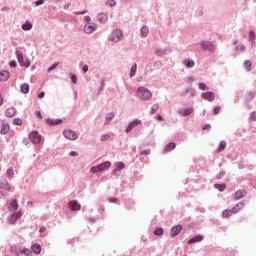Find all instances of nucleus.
Returning <instances> with one entry per match:
<instances>
[{
    "instance_id": "nucleus-27",
    "label": "nucleus",
    "mask_w": 256,
    "mask_h": 256,
    "mask_svg": "<svg viewBox=\"0 0 256 256\" xmlns=\"http://www.w3.org/2000/svg\"><path fill=\"white\" fill-rule=\"evenodd\" d=\"M16 110L15 108H8L6 110V117H15Z\"/></svg>"
},
{
    "instance_id": "nucleus-21",
    "label": "nucleus",
    "mask_w": 256,
    "mask_h": 256,
    "mask_svg": "<svg viewBox=\"0 0 256 256\" xmlns=\"http://www.w3.org/2000/svg\"><path fill=\"white\" fill-rule=\"evenodd\" d=\"M9 71H1L0 72V81L5 82L7 79H9Z\"/></svg>"
},
{
    "instance_id": "nucleus-34",
    "label": "nucleus",
    "mask_w": 256,
    "mask_h": 256,
    "mask_svg": "<svg viewBox=\"0 0 256 256\" xmlns=\"http://www.w3.org/2000/svg\"><path fill=\"white\" fill-rule=\"evenodd\" d=\"M19 217H21V213H19V212L12 215L11 218H10V222L15 223V221H17V219H19Z\"/></svg>"
},
{
    "instance_id": "nucleus-39",
    "label": "nucleus",
    "mask_w": 256,
    "mask_h": 256,
    "mask_svg": "<svg viewBox=\"0 0 256 256\" xmlns=\"http://www.w3.org/2000/svg\"><path fill=\"white\" fill-rule=\"evenodd\" d=\"M106 5H108V7H115V5H117V3L115 2V0H108L106 2Z\"/></svg>"
},
{
    "instance_id": "nucleus-49",
    "label": "nucleus",
    "mask_w": 256,
    "mask_h": 256,
    "mask_svg": "<svg viewBox=\"0 0 256 256\" xmlns=\"http://www.w3.org/2000/svg\"><path fill=\"white\" fill-rule=\"evenodd\" d=\"M251 120H252V121H256V112H253V113L251 114Z\"/></svg>"
},
{
    "instance_id": "nucleus-14",
    "label": "nucleus",
    "mask_w": 256,
    "mask_h": 256,
    "mask_svg": "<svg viewBox=\"0 0 256 256\" xmlns=\"http://www.w3.org/2000/svg\"><path fill=\"white\" fill-rule=\"evenodd\" d=\"M9 211H17L19 209V204L17 200H12L8 206Z\"/></svg>"
},
{
    "instance_id": "nucleus-48",
    "label": "nucleus",
    "mask_w": 256,
    "mask_h": 256,
    "mask_svg": "<svg viewBox=\"0 0 256 256\" xmlns=\"http://www.w3.org/2000/svg\"><path fill=\"white\" fill-rule=\"evenodd\" d=\"M84 20H85L87 23H91V17H90V16H85V17H84Z\"/></svg>"
},
{
    "instance_id": "nucleus-8",
    "label": "nucleus",
    "mask_w": 256,
    "mask_h": 256,
    "mask_svg": "<svg viewBox=\"0 0 256 256\" xmlns=\"http://www.w3.org/2000/svg\"><path fill=\"white\" fill-rule=\"evenodd\" d=\"M68 207L71 211H81V204L77 200L70 201Z\"/></svg>"
},
{
    "instance_id": "nucleus-44",
    "label": "nucleus",
    "mask_w": 256,
    "mask_h": 256,
    "mask_svg": "<svg viewBox=\"0 0 256 256\" xmlns=\"http://www.w3.org/2000/svg\"><path fill=\"white\" fill-rule=\"evenodd\" d=\"M251 41H255V32L251 31L249 34Z\"/></svg>"
},
{
    "instance_id": "nucleus-29",
    "label": "nucleus",
    "mask_w": 256,
    "mask_h": 256,
    "mask_svg": "<svg viewBox=\"0 0 256 256\" xmlns=\"http://www.w3.org/2000/svg\"><path fill=\"white\" fill-rule=\"evenodd\" d=\"M214 187H215V189H218V191H220V192H223V191H225V189H227L226 184H215Z\"/></svg>"
},
{
    "instance_id": "nucleus-52",
    "label": "nucleus",
    "mask_w": 256,
    "mask_h": 256,
    "mask_svg": "<svg viewBox=\"0 0 256 256\" xmlns=\"http://www.w3.org/2000/svg\"><path fill=\"white\" fill-rule=\"evenodd\" d=\"M43 97H45V92H41V93L38 95V98H39V99H43Z\"/></svg>"
},
{
    "instance_id": "nucleus-36",
    "label": "nucleus",
    "mask_w": 256,
    "mask_h": 256,
    "mask_svg": "<svg viewBox=\"0 0 256 256\" xmlns=\"http://www.w3.org/2000/svg\"><path fill=\"white\" fill-rule=\"evenodd\" d=\"M164 233V230L163 228H157L155 231H154V235L158 236V237H161V235H163Z\"/></svg>"
},
{
    "instance_id": "nucleus-28",
    "label": "nucleus",
    "mask_w": 256,
    "mask_h": 256,
    "mask_svg": "<svg viewBox=\"0 0 256 256\" xmlns=\"http://www.w3.org/2000/svg\"><path fill=\"white\" fill-rule=\"evenodd\" d=\"M225 147H227V142L221 141L217 149V153H221V151H225Z\"/></svg>"
},
{
    "instance_id": "nucleus-19",
    "label": "nucleus",
    "mask_w": 256,
    "mask_h": 256,
    "mask_svg": "<svg viewBox=\"0 0 256 256\" xmlns=\"http://www.w3.org/2000/svg\"><path fill=\"white\" fill-rule=\"evenodd\" d=\"M113 119H115V113H113V112L108 113L106 115V119H105L104 125H109V123H111V121H113Z\"/></svg>"
},
{
    "instance_id": "nucleus-42",
    "label": "nucleus",
    "mask_w": 256,
    "mask_h": 256,
    "mask_svg": "<svg viewBox=\"0 0 256 256\" xmlns=\"http://www.w3.org/2000/svg\"><path fill=\"white\" fill-rule=\"evenodd\" d=\"M220 112H221V106H216L214 108V115H219Z\"/></svg>"
},
{
    "instance_id": "nucleus-9",
    "label": "nucleus",
    "mask_w": 256,
    "mask_h": 256,
    "mask_svg": "<svg viewBox=\"0 0 256 256\" xmlns=\"http://www.w3.org/2000/svg\"><path fill=\"white\" fill-rule=\"evenodd\" d=\"M137 125H141V120L136 119L128 124V127L126 128V133H131Z\"/></svg>"
},
{
    "instance_id": "nucleus-45",
    "label": "nucleus",
    "mask_w": 256,
    "mask_h": 256,
    "mask_svg": "<svg viewBox=\"0 0 256 256\" xmlns=\"http://www.w3.org/2000/svg\"><path fill=\"white\" fill-rule=\"evenodd\" d=\"M71 80H72V83H74V85H77V76L76 75H72Z\"/></svg>"
},
{
    "instance_id": "nucleus-5",
    "label": "nucleus",
    "mask_w": 256,
    "mask_h": 256,
    "mask_svg": "<svg viewBox=\"0 0 256 256\" xmlns=\"http://www.w3.org/2000/svg\"><path fill=\"white\" fill-rule=\"evenodd\" d=\"M63 135L66 139H69L70 141H75L79 138V135L75 133V131L68 129L63 132Z\"/></svg>"
},
{
    "instance_id": "nucleus-4",
    "label": "nucleus",
    "mask_w": 256,
    "mask_h": 256,
    "mask_svg": "<svg viewBox=\"0 0 256 256\" xmlns=\"http://www.w3.org/2000/svg\"><path fill=\"white\" fill-rule=\"evenodd\" d=\"M29 139L34 145H39L41 143V134L38 131H33L29 134Z\"/></svg>"
},
{
    "instance_id": "nucleus-26",
    "label": "nucleus",
    "mask_w": 256,
    "mask_h": 256,
    "mask_svg": "<svg viewBox=\"0 0 256 256\" xmlns=\"http://www.w3.org/2000/svg\"><path fill=\"white\" fill-rule=\"evenodd\" d=\"M22 29L23 31H31V29H33V24L26 22L22 25Z\"/></svg>"
},
{
    "instance_id": "nucleus-22",
    "label": "nucleus",
    "mask_w": 256,
    "mask_h": 256,
    "mask_svg": "<svg viewBox=\"0 0 256 256\" xmlns=\"http://www.w3.org/2000/svg\"><path fill=\"white\" fill-rule=\"evenodd\" d=\"M175 147H177V145L175 144V142H170L164 149L165 153H169L171 151H173V149H175Z\"/></svg>"
},
{
    "instance_id": "nucleus-11",
    "label": "nucleus",
    "mask_w": 256,
    "mask_h": 256,
    "mask_svg": "<svg viewBox=\"0 0 256 256\" xmlns=\"http://www.w3.org/2000/svg\"><path fill=\"white\" fill-rule=\"evenodd\" d=\"M181 231H183V226L181 225L174 226L171 229L170 235L171 237H177V235H179Z\"/></svg>"
},
{
    "instance_id": "nucleus-15",
    "label": "nucleus",
    "mask_w": 256,
    "mask_h": 256,
    "mask_svg": "<svg viewBox=\"0 0 256 256\" xmlns=\"http://www.w3.org/2000/svg\"><path fill=\"white\" fill-rule=\"evenodd\" d=\"M180 115H182V117H187L189 115H191V113H193V108H184L182 110L179 111Z\"/></svg>"
},
{
    "instance_id": "nucleus-25",
    "label": "nucleus",
    "mask_w": 256,
    "mask_h": 256,
    "mask_svg": "<svg viewBox=\"0 0 256 256\" xmlns=\"http://www.w3.org/2000/svg\"><path fill=\"white\" fill-rule=\"evenodd\" d=\"M107 19H108V16L106 13H100L98 15V21H100V23H106Z\"/></svg>"
},
{
    "instance_id": "nucleus-6",
    "label": "nucleus",
    "mask_w": 256,
    "mask_h": 256,
    "mask_svg": "<svg viewBox=\"0 0 256 256\" xmlns=\"http://www.w3.org/2000/svg\"><path fill=\"white\" fill-rule=\"evenodd\" d=\"M16 256H33V252L29 248L20 247L16 251Z\"/></svg>"
},
{
    "instance_id": "nucleus-30",
    "label": "nucleus",
    "mask_w": 256,
    "mask_h": 256,
    "mask_svg": "<svg viewBox=\"0 0 256 256\" xmlns=\"http://www.w3.org/2000/svg\"><path fill=\"white\" fill-rule=\"evenodd\" d=\"M141 35L142 37H147V35H149V27L143 26L141 28Z\"/></svg>"
},
{
    "instance_id": "nucleus-54",
    "label": "nucleus",
    "mask_w": 256,
    "mask_h": 256,
    "mask_svg": "<svg viewBox=\"0 0 256 256\" xmlns=\"http://www.w3.org/2000/svg\"><path fill=\"white\" fill-rule=\"evenodd\" d=\"M45 231H47V228H46V227L40 228V232H41V233H45Z\"/></svg>"
},
{
    "instance_id": "nucleus-31",
    "label": "nucleus",
    "mask_w": 256,
    "mask_h": 256,
    "mask_svg": "<svg viewBox=\"0 0 256 256\" xmlns=\"http://www.w3.org/2000/svg\"><path fill=\"white\" fill-rule=\"evenodd\" d=\"M137 73V64H133L132 67H131V70H130V77H135Z\"/></svg>"
},
{
    "instance_id": "nucleus-61",
    "label": "nucleus",
    "mask_w": 256,
    "mask_h": 256,
    "mask_svg": "<svg viewBox=\"0 0 256 256\" xmlns=\"http://www.w3.org/2000/svg\"><path fill=\"white\" fill-rule=\"evenodd\" d=\"M202 45H205V42H203Z\"/></svg>"
},
{
    "instance_id": "nucleus-56",
    "label": "nucleus",
    "mask_w": 256,
    "mask_h": 256,
    "mask_svg": "<svg viewBox=\"0 0 256 256\" xmlns=\"http://www.w3.org/2000/svg\"><path fill=\"white\" fill-rule=\"evenodd\" d=\"M203 129H204V130H206V129H211V125L207 124V125H205V126L203 127Z\"/></svg>"
},
{
    "instance_id": "nucleus-46",
    "label": "nucleus",
    "mask_w": 256,
    "mask_h": 256,
    "mask_svg": "<svg viewBox=\"0 0 256 256\" xmlns=\"http://www.w3.org/2000/svg\"><path fill=\"white\" fill-rule=\"evenodd\" d=\"M85 13H87V10L76 11V12H75V15H85Z\"/></svg>"
},
{
    "instance_id": "nucleus-13",
    "label": "nucleus",
    "mask_w": 256,
    "mask_h": 256,
    "mask_svg": "<svg viewBox=\"0 0 256 256\" xmlns=\"http://www.w3.org/2000/svg\"><path fill=\"white\" fill-rule=\"evenodd\" d=\"M62 123H63V120H61V119H51V118H48L46 120V124L50 125V127H54V125H61Z\"/></svg>"
},
{
    "instance_id": "nucleus-55",
    "label": "nucleus",
    "mask_w": 256,
    "mask_h": 256,
    "mask_svg": "<svg viewBox=\"0 0 256 256\" xmlns=\"http://www.w3.org/2000/svg\"><path fill=\"white\" fill-rule=\"evenodd\" d=\"M36 115H37V117H39L40 119H43V116H41V112H40V111H38V112L36 113Z\"/></svg>"
},
{
    "instance_id": "nucleus-47",
    "label": "nucleus",
    "mask_w": 256,
    "mask_h": 256,
    "mask_svg": "<svg viewBox=\"0 0 256 256\" xmlns=\"http://www.w3.org/2000/svg\"><path fill=\"white\" fill-rule=\"evenodd\" d=\"M83 73H87L89 71V66L84 65L82 68Z\"/></svg>"
},
{
    "instance_id": "nucleus-51",
    "label": "nucleus",
    "mask_w": 256,
    "mask_h": 256,
    "mask_svg": "<svg viewBox=\"0 0 256 256\" xmlns=\"http://www.w3.org/2000/svg\"><path fill=\"white\" fill-rule=\"evenodd\" d=\"M10 67H17V62L15 61L10 62Z\"/></svg>"
},
{
    "instance_id": "nucleus-24",
    "label": "nucleus",
    "mask_w": 256,
    "mask_h": 256,
    "mask_svg": "<svg viewBox=\"0 0 256 256\" xmlns=\"http://www.w3.org/2000/svg\"><path fill=\"white\" fill-rule=\"evenodd\" d=\"M115 169H114V173H117V171H122V169H125V163L123 162H117L115 164Z\"/></svg>"
},
{
    "instance_id": "nucleus-58",
    "label": "nucleus",
    "mask_w": 256,
    "mask_h": 256,
    "mask_svg": "<svg viewBox=\"0 0 256 256\" xmlns=\"http://www.w3.org/2000/svg\"><path fill=\"white\" fill-rule=\"evenodd\" d=\"M157 109H158L157 106L153 107V108H152V113H156Z\"/></svg>"
},
{
    "instance_id": "nucleus-20",
    "label": "nucleus",
    "mask_w": 256,
    "mask_h": 256,
    "mask_svg": "<svg viewBox=\"0 0 256 256\" xmlns=\"http://www.w3.org/2000/svg\"><path fill=\"white\" fill-rule=\"evenodd\" d=\"M11 127L9 126V124H3L1 126V130H0V133L1 135H7V133H9Z\"/></svg>"
},
{
    "instance_id": "nucleus-41",
    "label": "nucleus",
    "mask_w": 256,
    "mask_h": 256,
    "mask_svg": "<svg viewBox=\"0 0 256 256\" xmlns=\"http://www.w3.org/2000/svg\"><path fill=\"white\" fill-rule=\"evenodd\" d=\"M109 139H111V136H109V134H103L101 136V141H109Z\"/></svg>"
},
{
    "instance_id": "nucleus-57",
    "label": "nucleus",
    "mask_w": 256,
    "mask_h": 256,
    "mask_svg": "<svg viewBox=\"0 0 256 256\" xmlns=\"http://www.w3.org/2000/svg\"><path fill=\"white\" fill-rule=\"evenodd\" d=\"M1 105H3V96H1V94H0V107H1Z\"/></svg>"
},
{
    "instance_id": "nucleus-16",
    "label": "nucleus",
    "mask_w": 256,
    "mask_h": 256,
    "mask_svg": "<svg viewBox=\"0 0 256 256\" xmlns=\"http://www.w3.org/2000/svg\"><path fill=\"white\" fill-rule=\"evenodd\" d=\"M243 207H245V204L243 203H238L236 204L233 208H232V215L237 214L238 211H241V209H243Z\"/></svg>"
},
{
    "instance_id": "nucleus-10",
    "label": "nucleus",
    "mask_w": 256,
    "mask_h": 256,
    "mask_svg": "<svg viewBox=\"0 0 256 256\" xmlns=\"http://www.w3.org/2000/svg\"><path fill=\"white\" fill-rule=\"evenodd\" d=\"M96 29H97V25L86 24L84 27V32L87 33L88 35H91V33H95Z\"/></svg>"
},
{
    "instance_id": "nucleus-2",
    "label": "nucleus",
    "mask_w": 256,
    "mask_h": 256,
    "mask_svg": "<svg viewBox=\"0 0 256 256\" xmlns=\"http://www.w3.org/2000/svg\"><path fill=\"white\" fill-rule=\"evenodd\" d=\"M111 168V162L110 161H105L102 162L99 165L93 166L90 171L92 173H101V171H107V169Z\"/></svg>"
},
{
    "instance_id": "nucleus-35",
    "label": "nucleus",
    "mask_w": 256,
    "mask_h": 256,
    "mask_svg": "<svg viewBox=\"0 0 256 256\" xmlns=\"http://www.w3.org/2000/svg\"><path fill=\"white\" fill-rule=\"evenodd\" d=\"M198 87H199V89H201V91H209V88L207 87V84H205V83H199Z\"/></svg>"
},
{
    "instance_id": "nucleus-12",
    "label": "nucleus",
    "mask_w": 256,
    "mask_h": 256,
    "mask_svg": "<svg viewBox=\"0 0 256 256\" xmlns=\"http://www.w3.org/2000/svg\"><path fill=\"white\" fill-rule=\"evenodd\" d=\"M202 99H205L206 101H215V93L213 92H204L201 95Z\"/></svg>"
},
{
    "instance_id": "nucleus-59",
    "label": "nucleus",
    "mask_w": 256,
    "mask_h": 256,
    "mask_svg": "<svg viewBox=\"0 0 256 256\" xmlns=\"http://www.w3.org/2000/svg\"><path fill=\"white\" fill-rule=\"evenodd\" d=\"M239 196L237 197V199H241V197H243L242 194H238Z\"/></svg>"
},
{
    "instance_id": "nucleus-43",
    "label": "nucleus",
    "mask_w": 256,
    "mask_h": 256,
    "mask_svg": "<svg viewBox=\"0 0 256 256\" xmlns=\"http://www.w3.org/2000/svg\"><path fill=\"white\" fill-rule=\"evenodd\" d=\"M7 175H8L9 177H13V175H15V172L13 171V169H8V170H7Z\"/></svg>"
},
{
    "instance_id": "nucleus-23",
    "label": "nucleus",
    "mask_w": 256,
    "mask_h": 256,
    "mask_svg": "<svg viewBox=\"0 0 256 256\" xmlns=\"http://www.w3.org/2000/svg\"><path fill=\"white\" fill-rule=\"evenodd\" d=\"M183 64L185 65V67H187L188 69H191L193 67H195V61L193 60H184Z\"/></svg>"
},
{
    "instance_id": "nucleus-37",
    "label": "nucleus",
    "mask_w": 256,
    "mask_h": 256,
    "mask_svg": "<svg viewBox=\"0 0 256 256\" xmlns=\"http://www.w3.org/2000/svg\"><path fill=\"white\" fill-rule=\"evenodd\" d=\"M244 67H245V69H247V71H251V61L246 60L244 62Z\"/></svg>"
},
{
    "instance_id": "nucleus-7",
    "label": "nucleus",
    "mask_w": 256,
    "mask_h": 256,
    "mask_svg": "<svg viewBox=\"0 0 256 256\" xmlns=\"http://www.w3.org/2000/svg\"><path fill=\"white\" fill-rule=\"evenodd\" d=\"M16 56H17V60L20 63L21 67H29V65H31V63H29L28 61H24L23 60V53L19 50L16 51Z\"/></svg>"
},
{
    "instance_id": "nucleus-3",
    "label": "nucleus",
    "mask_w": 256,
    "mask_h": 256,
    "mask_svg": "<svg viewBox=\"0 0 256 256\" xmlns=\"http://www.w3.org/2000/svg\"><path fill=\"white\" fill-rule=\"evenodd\" d=\"M123 39V31L116 29L111 33L110 40L114 43H119Z\"/></svg>"
},
{
    "instance_id": "nucleus-60",
    "label": "nucleus",
    "mask_w": 256,
    "mask_h": 256,
    "mask_svg": "<svg viewBox=\"0 0 256 256\" xmlns=\"http://www.w3.org/2000/svg\"><path fill=\"white\" fill-rule=\"evenodd\" d=\"M6 10V8H2V11H5Z\"/></svg>"
},
{
    "instance_id": "nucleus-38",
    "label": "nucleus",
    "mask_w": 256,
    "mask_h": 256,
    "mask_svg": "<svg viewBox=\"0 0 256 256\" xmlns=\"http://www.w3.org/2000/svg\"><path fill=\"white\" fill-rule=\"evenodd\" d=\"M59 67V62L54 63L52 66L48 68V73H51L54 69H57Z\"/></svg>"
},
{
    "instance_id": "nucleus-18",
    "label": "nucleus",
    "mask_w": 256,
    "mask_h": 256,
    "mask_svg": "<svg viewBox=\"0 0 256 256\" xmlns=\"http://www.w3.org/2000/svg\"><path fill=\"white\" fill-rule=\"evenodd\" d=\"M31 250L33 251V253H35L36 255H39V253H41V245L39 243H35L31 246Z\"/></svg>"
},
{
    "instance_id": "nucleus-17",
    "label": "nucleus",
    "mask_w": 256,
    "mask_h": 256,
    "mask_svg": "<svg viewBox=\"0 0 256 256\" xmlns=\"http://www.w3.org/2000/svg\"><path fill=\"white\" fill-rule=\"evenodd\" d=\"M204 237L202 235H197L196 237L190 239L188 241V245H192V243H199L201 241H203Z\"/></svg>"
},
{
    "instance_id": "nucleus-1",
    "label": "nucleus",
    "mask_w": 256,
    "mask_h": 256,
    "mask_svg": "<svg viewBox=\"0 0 256 256\" xmlns=\"http://www.w3.org/2000/svg\"><path fill=\"white\" fill-rule=\"evenodd\" d=\"M136 95L142 101H150L153 97V93H151L146 87H138Z\"/></svg>"
},
{
    "instance_id": "nucleus-53",
    "label": "nucleus",
    "mask_w": 256,
    "mask_h": 256,
    "mask_svg": "<svg viewBox=\"0 0 256 256\" xmlns=\"http://www.w3.org/2000/svg\"><path fill=\"white\" fill-rule=\"evenodd\" d=\"M157 119L158 121H163V116H161L160 114L157 115Z\"/></svg>"
},
{
    "instance_id": "nucleus-50",
    "label": "nucleus",
    "mask_w": 256,
    "mask_h": 256,
    "mask_svg": "<svg viewBox=\"0 0 256 256\" xmlns=\"http://www.w3.org/2000/svg\"><path fill=\"white\" fill-rule=\"evenodd\" d=\"M71 157H77L79 155V153L75 152V151H72L70 153Z\"/></svg>"
},
{
    "instance_id": "nucleus-33",
    "label": "nucleus",
    "mask_w": 256,
    "mask_h": 256,
    "mask_svg": "<svg viewBox=\"0 0 256 256\" xmlns=\"http://www.w3.org/2000/svg\"><path fill=\"white\" fill-rule=\"evenodd\" d=\"M231 215H233L232 210H224L222 212V217H224V219H227V218L231 217Z\"/></svg>"
},
{
    "instance_id": "nucleus-40",
    "label": "nucleus",
    "mask_w": 256,
    "mask_h": 256,
    "mask_svg": "<svg viewBox=\"0 0 256 256\" xmlns=\"http://www.w3.org/2000/svg\"><path fill=\"white\" fill-rule=\"evenodd\" d=\"M13 124L14 125H23V120H21L20 118H15L13 120Z\"/></svg>"
},
{
    "instance_id": "nucleus-32",
    "label": "nucleus",
    "mask_w": 256,
    "mask_h": 256,
    "mask_svg": "<svg viewBox=\"0 0 256 256\" xmlns=\"http://www.w3.org/2000/svg\"><path fill=\"white\" fill-rule=\"evenodd\" d=\"M21 93H24L25 95H27V93H29V84L21 85Z\"/></svg>"
}]
</instances>
